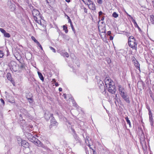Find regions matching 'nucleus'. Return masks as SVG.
<instances>
[{
  "instance_id": "09e8293b",
  "label": "nucleus",
  "mask_w": 154,
  "mask_h": 154,
  "mask_svg": "<svg viewBox=\"0 0 154 154\" xmlns=\"http://www.w3.org/2000/svg\"><path fill=\"white\" fill-rule=\"evenodd\" d=\"M20 67L21 68H24L25 67V66H24V65H22L21 66H20Z\"/></svg>"
},
{
  "instance_id": "cd10ccee",
  "label": "nucleus",
  "mask_w": 154,
  "mask_h": 154,
  "mask_svg": "<svg viewBox=\"0 0 154 154\" xmlns=\"http://www.w3.org/2000/svg\"><path fill=\"white\" fill-rule=\"evenodd\" d=\"M0 31L4 34L6 32V31L2 28H0Z\"/></svg>"
},
{
  "instance_id": "2f4dec72",
  "label": "nucleus",
  "mask_w": 154,
  "mask_h": 154,
  "mask_svg": "<svg viewBox=\"0 0 154 154\" xmlns=\"http://www.w3.org/2000/svg\"><path fill=\"white\" fill-rule=\"evenodd\" d=\"M47 2L48 3H50L54 2L55 0H46Z\"/></svg>"
},
{
  "instance_id": "de8ad7c7",
  "label": "nucleus",
  "mask_w": 154,
  "mask_h": 154,
  "mask_svg": "<svg viewBox=\"0 0 154 154\" xmlns=\"http://www.w3.org/2000/svg\"><path fill=\"white\" fill-rule=\"evenodd\" d=\"M62 88H59V91H62Z\"/></svg>"
},
{
  "instance_id": "c03bdc74",
  "label": "nucleus",
  "mask_w": 154,
  "mask_h": 154,
  "mask_svg": "<svg viewBox=\"0 0 154 154\" xmlns=\"http://www.w3.org/2000/svg\"><path fill=\"white\" fill-rule=\"evenodd\" d=\"M110 40H112L113 39V37L112 36H110Z\"/></svg>"
},
{
  "instance_id": "473e14b6",
  "label": "nucleus",
  "mask_w": 154,
  "mask_h": 154,
  "mask_svg": "<svg viewBox=\"0 0 154 154\" xmlns=\"http://www.w3.org/2000/svg\"><path fill=\"white\" fill-rule=\"evenodd\" d=\"M82 0L85 4H86V3L87 2V1H88V2H91V1L90 0Z\"/></svg>"
},
{
  "instance_id": "6e6d98bb",
  "label": "nucleus",
  "mask_w": 154,
  "mask_h": 154,
  "mask_svg": "<svg viewBox=\"0 0 154 154\" xmlns=\"http://www.w3.org/2000/svg\"><path fill=\"white\" fill-rule=\"evenodd\" d=\"M137 28H138V29L139 30H141L140 29V28L139 27V26H138V27H137Z\"/></svg>"
},
{
  "instance_id": "f257e3e1",
  "label": "nucleus",
  "mask_w": 154,
  "mask_h": 154,
  "mask_svg": "<svg viewBox=\"0 0 154 154\" xmlns=\"http://www.w3.org/2000/svg\"><path fill=\"white\" fill-rule=\"evenodd\" d=\"M128 44L129 46L133 49L137 50V44L133 36H131L129 37L128 39Z\"/></svg>"
},
{
  "instance_id": "4468645a",
  "label": "nucleus",
  "mask_w": 154,
  "mask_h": 154,
  "mask_svg": "<svg viewBox=\"0 0 154 154\" xmlns=\"http://www.w3.org/2000/svg\"><path fill=\"white\" fill-rule=\"evenodd\" d=\"M133 62L134 63V65L137 69H140V64L138 61L136 60H133Z\"/></svg>"
},
{
  "instance_id": "a19ab883",
  "label": "nucleus",
  "mask_w": 154,
  "mask_h": 154,
  "mask_svg": "<svg viewBox=\"0 0 154 154\" xmlns=\"http://www.w3.org/2000/svg\"><path fill=\"white\" fill-rule=\"evenodd\" d=\"M111 34V32L110 31H108L107 32V34L108 35H110Z\"/></svg>"
},
{
  "instance_id": "f704fd0d",
  "label": "nucleus",
  "mask_w": 154,
  "mask_h": 154,
  "mask_svg": "<svg viewBox=\"0 0 154 154\" xmlns=\"http://www.w3.org/2000/svg\"><path fill=\"white\" fill-rule=\"evenodd\" d=\"M97 3L99 4H101L103 3V0H97Z\"/></svg>"
},
{
  "instance_id": "9b49d317",
  "label": "nucleus",
  "mask_w": 154,
  "mask_h": 154,
  "mask_svg": "<svg viewBox=\"0 0 154 154\" xmlns=\"http://www.w3.org/2000/svg\"><path fill=\"white\" fill-rule=\"evenodd\" d=\"M99 84L100 85V88L101 90V91L102 92L104 91H105V88L103 82L101 80H100V81L98 83V85Z\"/></svg>"
},
{
  "instance_id": "4d7b16f0",
  "label": "nucleus",
  "mask_w": 154,
  "mask_h": 154,
  "mask_svg": "<svg viewBox=\"0 0 154 154\" xmlns=\"http://www.w3.org/2000/svg\"><path fill=\"white\" fill-rule=\"evenodd\" d=\"M140 83H141V84H142V83H141V82H140V83H137V85H138L139 84H140Z\"/></svg>"
},
{
  "instance_id": "f3484780",
  "label": "nucleus",
  "mask_w": 154,
  "mask_h": 154,
  "mask_svg": "<svg viewBox=\"0 0 154 154\" xmlns=\"http://www.w3.org/2000/svg\"><path fill=\"white\" fill-rule=\"evenodd\" d=\"M150 20L152 24H154V16L153 15L150 16Z\"/></svg>"
},
{
  "instance_id": "7c9ffc66",
  "label": "nucleus",
  "mask_w": 154,
  "mask_h": 154,
  "mask_svg": "<svg viewBox=\"0 0 154 154\" xmlns=\"http://www.w3.org/2000/svg\"><path fill=\"white\" fill-rule=\"evenodd\" d=\"M49 48H50V49H51V50H52V51L54 53H55L56 52V51L55 49L53 47H50Z\"/></svg>"
},
{
  "instance_id": "423d86ee",
  "label": "nucleus",
  "mask_w": 154,
  "mask_h": 154,
  "mask_svg": "<svg viewBox=\"0 0 154 154\" xmlns=\"http://www.w3.org/2000/svg\"><path fill=\"white\" fill-rule=\"evenodd\" d=\"M32 138L31 139L30 138V140L31 141L34 143L37 146H39L38 143H40V141L39 140H38L36 139L35 137H34L33 136H31Z\"/></svg>"
},
{
  "instance_id": "c9c22d12",
  "label": "nucleus",
  "mask_w": 154,
  "mask_h": 154,
  "mask_svg": "<svg viewBox=\"0 0 154 154\" xmlns=\"http://www.w3.org/2000/svg\"><path fill=\"white\" fill-rule=\"evenodd\" d=\"M38 46L40 48H41V49L42 50H43V48H42V47L41 45H40V43L39 42H38V43H37V44Z\"/></svg>"
},
{
  "instance_id": "49530a36",
  "label": "nucleus",
  "mask_w": 154,
  "mask_h": 154,
  "mask_svg": "<svg viewBox=\"0 0 154 154\" xmlns=\"http://www.w3.org/2000/svg\"><path fill=\"white\" fill-rule=\"evenodd\" d=\"M68 22L70 23V24L72 23V21L70 19H69V20H68Z\"/></svg>"
},
{
  "instance_id": "6ab92c4d",
  "label": "nucleus",
  "mask_w": 154,
  "mask_h": 154,
  "mask_svg": "<svg viewBox=\"0 0 154 154\" xmlns=\"http://www.w3.org/2000/svg\"><path fill=\"white\" fill-rule=\"evenodd\" d=\"M31 39L32 40L36 43L37 44L39 42L36 40L35 37L33 36H32L31 37Z\"/></svg>"
},
{
  "instance_id": "ddd939ff",
  "label": "nucleus",
  "mask_w": 154,
  "mask_h": 154,
  "mask_svg": "<svg viewBox=\"0 0 154 154\" xmlns=\"http://www.w3.org/2000/svg\"><path fill=\"white\" fill-rule=\"evenodd\" d=\"M104 14L101 11L99 12V18L101 20H103L104 19V16L103 15Z\"/></svg>"
},
{
  "instance_id": "58836bf2",
  "label": "nucleus",
  "mask_w": 154,
  "mask_h": 154,
  "mask_svg": "<svg viewBox=\"0 0 154 154\" xmlns=\"http://www.w3.org/2000/svg\"><path fill=\"white\" fill-rule=\"evenodd\" d=\"M107 63H111V60H110V59L109 58H108L107 59Z\"/></svg>"
},
{
  "instance_id": "6e6552de",
  "label": "nucleus",
  "mask_w": 154,
  "mask_h": 154,
  "mask_svg": "<svg viewBox=\"0 0 154 154\" xmlns=\"http://www.w3.org/2000/svg\"><path fill=\"white\" fill-rule=\"evenodd\" d=\"M105 82L106 87H108L110 84H113V81L109 78H106L105 80Z\"/></svg>"
},
{
  "instance_id": "13d9d810",
  "label": "nucleus",
  "mask_w": 154,
  "mask_h": 154,
  "mask_svg": "<svg viewBox=\"0 0 154 154\" xmlns=\"http://www.w3.org/2000/svg\"><path fill=\"white\" fill-rule=\"evenodd\" d=\"M98 29H99V31H100V29H99V26H98Z\"/></svg>"
},
{
  "instance_id": "37998d69",
  "label": "nucleus",
  "mask_w": 154,
  "mask_h": 154,
  "mask_svg": "<svg viewBox=\"0 0 154 154\" xmlns=\"http://www.w3.org/2000/svg\"><path fill=\"white\" fill-rule=\"evenodd\" d=\"M55 85L56 87L58 86L59 85V84L57 82H55Z\"/></svg>"
},
{
  "instance_id": "8fccbe9b",
  "label": "nucleus",
  "mask_w": 154,
  "mask_h": 154,
  "mask_svg": "<svg viewBox=\"0 0 154 154\" xmlns=\"http://www.w3.org/2000/svg\"><path fill=\"white\" fill-rule=\"evenodd\" d=\"M70 26L72 28H73V26L72 23L70 24Z\"/></svg>"
},
{
  "instance_id": "72a5a7b5",
  "label": "nucleus",
  "mask_w": 154,
  "mask_h": 154,
  "mask_svg": "<svg viewBox=\"0 0 154 154\" xmlns=\"http://www.w3.org/2000/svg\"><path fill=\"white\" fill-rule=\"evenodd\" d=\"M148 111H149V116H152V113L151 112L150 110V108H149V109H148Z\"/></svg>"
},
{
  "instance_id": "4be33fe9",
  "label": "nucleus",
  "mask_w": 154,
  "mask_h": 154,
  "mask_svg": "<svg viewBox=\"0 0 154 154\" xmlns=\"http://www.w3.org/2000/svg\"><path fill=\"white\" fill-rule=\"evenodd\" d=\"M4 35L5 37L7 38H9L11 36L9 33L6 32Z\"/></svg>"
},
{
  "instance_id": "b1692460",
  "label": "nucleus",
  "mask_w": 154,
  "mask_h": 154,
  "mask_svg": "<svg viewBox=\"0 0 154 154\" xmlns=\"http://www.w3.org/2000/svg\"><path fill=\"white\" fill-rule=\"evenodd\" d=\"M45 118L48 120L50 118V116H49V114H45Z\"/></svg>"
},
{
  "instance_id": "f03ea898",
  "label": "nucleus",
  "mask_w": 154,
  "mask_h": 154,
  "mask_svg": "<svg viewBox=\"0 0 154 154\" xmlns=\"http://www.w3.org/2000/svg\"><path fill=\"white\" fill-rule=\"evenodd\" d=\"M107 87L108 91L112 94H114L116 91V88L115 85L113 84H110Z\"/></svg>"
},
{
  "instance_id": "ea45409f",
  "label": "nucleus",
  "mask_w": 154,
  "mask_h": 154,
  "mask_svg": "<svg viewBox=\"0 0 154 154\" xmlns=\"http://www.w3.org/2000/svg\"><path fill=\"white\" fill-rule=\"evenodd\" d=\"M9 80L14 85L15 82H14V81L12 79H11V80Z\"/></svg>"
},
{
  "instance_id": "bf43d9fd",
  "label": "nucleus",
  "mask_w": 154,
  "mask_h": 154,
  "mask_svg": "<svg viewBox=\"0 0 154 154\" xmlns=\"http://www.w3.org/2000/svg\"><path fill=\"white\" fill-rule=\"evenodd\" d=\"M72 28V30H73V29H74V28Z\"/></svg>"
},
{
  "instance_id": "20e7f679",
  "label": "nucleus",
  "mask_w": 154,
  "mask_h": 154,
  "mask_svg": "<svg viewBox=\"0 0 154 154\" xmlns=\"http://www.w3.org/2000/svg\"><path fill=\"white\" fill-rule=\"evenodd\" d=\"M34 20L38 24L41 26H43V24L42 23V20L41 15L34 17Z\"/></svg>"
},
{
  "instance_id": "3c124183",
  "label": "nucleus",
  "mask_w": 154,
  "mask_h": 154,
  "mask_svg": "<svg viewBox=\"0 0 154 154\" xmlns=\"http://www.w3.org/2000/svg\"><path fill=\"white\" fill-rule=\"evenodd\" d=\"M65 1L67 2H69L70 1V0H65Z\"/></svg>"
},
{
  "instance_id": "a211bd4d",
  "label": "nucleus",
  "mask_w": 154,
  "mask_h": 154,
  "mask_svg": "<svg viewBox=\"0 0 154 154\" xmlns=\"http://www.w3.org/2000/svg\"><path fill=\"white\" fill-rule=\"evenodd\" d=\"M7 79L8 80H10L11 79H12L11 78V74L10 73H8L7 75Z\"/></svg>"
},
{
  "instance_id": "7ed1b4c3",
  "label": "nucleus",
  "mask_w": 154,
  "mask_h": 154,
  "mask_svg": "<svg viewBox=\"0 0 154 154\" xmlns=\"http://www.w3.org/2000/svg\"><path fill=\"white\" fill-rule=\"evenodd\" d=\"M118 89L120 95L126 93L125 89L120 85H118Z\"/></svg>"
},
{
  "instance_id": "5fc2aeb1",
  "label": "nucleus",
  "mask_w": 154,
  "mask_h": 154,
  "mask_svg": "<svg viewBox=\"0 0 154 154\" xmlns=\"http://www.w3.org/2000/svg\"><path fill=\"white\" fill-rule=\"evenodd\" d=\"M67 19H68V20L70 19L69 17L68 16H67Z\"/></svg>"
},
{
  "instance_id": "680f3d73",
  "label": "nucleus",
  "mask_w": 154,
  "mask_h": 154,
  "mask_svg": "<svg viewBox=\"0 0 154 154\" xmlns=\"http://www.w3.org/2000/svg\"><path fill=\"white\" fill-rule=\"evenodd\" d=\"M144 140V138H143V140Z\"/></svg>"
},
{
  "instance_id": "393cba45",
  "label": "nucleus",
  "mask_w": 154,
  "mask_h": 154,
  "mask_svg": "<svg viewBox=\"0 0 154 154\" xmlns=\"http://www.w3.org/2000/svg\"><path fill=\"white\" fill-rule=\"evenodd\" d=\"M63 56L64 57H69V55L68 53L66 52H65L63 53Z\"/></svg>"
},
{
  "instance_id": "4c0bfd02",
  "label": "nucleus",
  "mask_w": 154,
  "mask_h": 154,
  "mask_svg": "<svg viewBox=\"0 0 154 154\" xmlns=\"http://www.w3.org/2000/svg\"><path fill=\"white\" fill-rule=\"evenodd\" d=\"M127 15L128 16H129V17H130V18L131 19L132 21H133V20H134V19L132 17V16H131V15L128 14L127 13Z\"/></svg>"
},
{
  "instance_id": "9d476101",
  "label": "nucleus",
  "mask_w": 154,
  "mask_h": 154,
  "mask_svg": "<svg viewBox=\"0 0 154 154\" xmlns=\"http://www.w3.org/2000/svg\"><path fill=\"white\" fill-rule=\"evenodd\" d=\"M32 14L33 17L41 15L39 11L37 9H34L32 11Z\"/></svg>"
},
{
  "instance_id": "0eeeda50",
  "label": "nucleus",
  "mask_w": 154,
  "mask_h": 154,
  "mask_svg": "<svg viewBox=\"0 0 154 154\" xmlns=\"http://www.w3.org/2000/svg\"><path fill=\"white\" fill-rule=\"evenodd\" d=\"M121 96L126 103H130V101L129 100V97L127 95L126 93L121 95Z\"/></svg>"
},
{
  "instance_id": "39448f33",
  "label": "nucleus",
  "mask_w": 154,
  "mask_h": 154,
  "mask_svg": "<svg viewBox=\"0 0 154 154\" xmlns=\"http://www.w3.org/2000/svg\"><path fill=\"white\" fill-rule=\"evenodd\" d=\"M51 124L49 125V128L50 129L56 126L57 125L58 123L56 121L54 117L52 118L51 120Z\"/></svg>"
},
{
  "instance_id": "603ef678",
  "label": "nucleus",
  "mask_w": 154,
  "mask_h": 154,
  "mask_svg": "<svg viewBox=\"0 0 154 154\" xmlns=\"http://www.w3.org/2000/svg\"><path fill=\"white\" fill-rule=\"evenodd\" d=\"M28 100H31L32 101V98H28Z\"/></svg>"
},
{
  "instance_id": "2eb2a0df",
  "label": "nucleus",
  "mask_w": 154,
  "mask_h": 154,
  "mask_svg": "<svg viewBox=\"0 0 154 154\" xmlns=\"http://www.w3.org/2000/svg\"><path fill=\"white\" fill-rule=\"evenodd\" d=\"M38 75L40 79L42 81L44 82V78L42 74L39 72H38Z\"/></svg>"
},
{
  "instance_id": "79ce46f5",
  "label": "nucleus",
  "mask_w": 154,
  "mask_h": 154,
  "mask_svg": "<svg viewBox=\"0 0 154 154\" xmlns=\"http://www.w3.org/2000/svg\"><path fill=\"white\" fill-rule=\"evenodd\" d=\"M52 82H53L54 83L56 82V80L55 79H52Z\"/></svg>"
},
{
  "instance_id": "f8f14e48",
  "label": "nucleus",
  "mask_w": 154,
  "mask_h": 154,
  "mask_svg": "<svg viewBox=\"0 0 154 154\" xmlns=\"http://www.w3.org/2000/svg\"><path fill=\"white\" fill-rule=\"evenodd\" d=\"M21 145L23 147L27 148L29 147V143L26 140H23L21 141Z\"/></svg>"
},
{
  "instance_id": "e433bc0d",
  "label": "nucleus",
  "mask_w": 154,
  "mask_h": 154,
  "mask_svg": "<svg viewBox=\"0 0 154 154\" xmlns=\"http://www.w3.org/2000/svg\"><path fill=\"white\" fill-rule=\"evenodd\" d=\"M0 100L1 102L4 105L5 104V101H4V100L2 98H1Z\"/></svg>"
},
{
  "instance_id": "a878e982",
  "label": "nucleus",
  "mask_w": 154,
  "mask_h": 154,
  "mask_svg": "<svg viewBox=\"0 0 154 154\" xmlns=\"http://www.w3.org/2000/svg\"><path fill=\"white\" fill-rule=\"evenodd\" d=\"M4 55V53L2 51H0V58H2Z\"/></svg>"
},
{
  "instance_id": "bb28decb",
  "label": "nucleus",
  "mask_w": 154,
  "mask_h": 154,
  "mask_svg": "<svg viewBox=\"0 0 154 154\" xmlns=\"http://www.w3.org/2000/svg\"><path fill=\"white\" fill-rule=\"evenodd\" d=\"M149 120L150 122L152 124L153 123V118L152 117V116H149Z\"/></svg>"
},
{
  "instance_id": "5701e85b",
  "label": "nucleus",
  "mask_w": 154,
  "mask_h": 154,
  "mask_svg": "<svg viewBox=\"0 0 154 154\" xmlns=\"http://www.w3.org/2000/svg\"><path fill=\"white\" fill-rule=\"evenodd\" d=\"M132 22L134 23V26L135 27L137 28L139 26L134 20H133Z\"/></svg>"
},
{
  "instance_id": "052dcab7",
  "label": "nucleus",
  "mask_w": 154,
  "mask_h": 154,
  "mask_svg": "<svg viewBox=\"0 0 154 154\" xmlns=\"http://www.w3.org/2000/svg\"><path fill=\"white\" fill-rule=\"evenodd\" d=\"M117 97V95L116 94V97Z\"/></svg>"
},
{
  "instance_id": "412c9836",
  "label": "nucleus",
  "mask_w": 154,
  "mask_h": 154,
  "mask_svg": "<svg viewBox=\"0 0 154 154\" xmlns=\"http://www.w3.org/2000/svg\"><path fill=\"white\" fill-rule=\"evenodd\" d=\"M112 16L113 17H114L115 18H117L119 16L118 14H117L116 12H114L112 14Z\"/></svg>"
},
{
  "instance_id": "a18cd8bd",
  "label": "nucleus",
  "mask_w": 154,
  "mask_h": 154,
  "mask_svg": "<svg viewBox=\"0 0 154 154\" xmlns=\"http://www.w3.org/2000/svg\"><path fill=\"white\" fill-rule=\"evenodd\" d=\"M49 116H50V117H51L52 118H53V117H54L53 116V114H51Z\"/></svg>"
},
{
  "instance_id": "aec40b11",
  "label": "nucleus",
  "mask_w": 154,
  "mask_h": 154,
  "mask_svg": "<svg viewBox=\"0 0 154 154\" xmlns=\"http://www.w3.org/2000/svg\"><path fill=\"white\" fill-rule=\"evenodd\" d=\"M125 119L127 122V124H129V126L130 127L131 126V123L130 121L128 119V117H125Z\"/></svg>"
},
{
  "instance_id": "c85d7f7f",
  "label": "nucleus",
  "mask_w": 154,
  "mask_h": 154,
  "mask_svg": "<svg viewBox=\"0 0 154 154\" xmlns=\"http://www.w3.org/2000/svg\"><path fill=\"white\" fill-rule=\"evenodd\" d=\"M85 142H86V143L87 145H88L89 147H90L91 145L90 143H89L88 140H86Z\"/></svg>"
},
{
  "instance_id": "1a4fd4ad",
  "label": "nucleus",
  "mask_w": 154,
  "mask_h": 154,
  "mask_svg": "<svg viewBox=\"0 0 154 154\" xmlns=\"http://www.w3.org/2000/svg\"><path fill=\"white\" fill-rule=\"evenodd\" d=\"M89 4H87L88 5L89 8L92 10H95L96 9V7L95 5L94 4L92 1H91V2H89Z\"/></svg>"
},
{
  "instance_id": "864d4df0",
  "label": "nucleus",
  "mask_w": 154,
  "mask_h": 154,
  "mask_svg": "<svg viewBox=\"0 0 154 154\" xmlns=\"http://www.w3.org/2000/svg\"><path fill=\"white\" fill-rule=\"evenodd\" d=\"M63 95H64V96L65 95V96H64V98L65 99H66V95L65 94H64Z\"/></svg>"
},
{
  "instance_id": "c756f323",
  "label": "nucleus",
  "mask_w": 154,
  "mask_h": 154,
  "mask_svg": "<svg viewBox=\"0 0 154 154\" xmlns=\"http://www.w3.org/2000/svg\"><path fill=\"white\" fill-rule=\"evenodd\" d=\"M81 8L84 10L85 12L86 13L87 12V9L85 7H84V6H82L81 7Z\"/></svg>"
},
{
  "instance_id": "dca6fc26",
  "label": "nucleus",
  "mask_w": 154,
  "mask_h": 154,
  "mask_svg": "<svg viewBox=\"0 0 154 154\" xmlns=\"http://www.w3.org/2000/svg\"><path fill=\"white\" fill-rule=\"evenodd\" d=\"M63 30H64L66 33H67L68 32V30L67 29V26L66 25H64L63 26Z\"/></svg>"
}]
</instances>
